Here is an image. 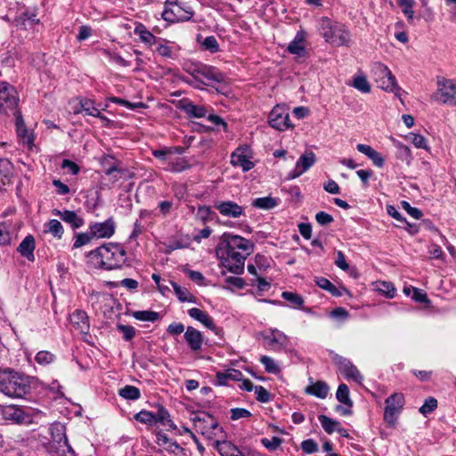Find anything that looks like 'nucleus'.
I'll list each match as a JSON object with an SVG mask.
<instances>
[{
    "label": "nucleus",
    "instance_id": "nucleus-31",
    "mask_svg": "<svg viewBox=\"0 0 456 456\" xmlns=\"http://www.w3.org/2000/svg\"><path fill=\"white\" fill-rule=\"evenodd\" d=\"M16 129L18 135L22 138L23 143L28 144V146L33 143V136L28 134V129L25 126L24 121L20 115L16 117Z\"/></svg>",
    "mask_w": 456,
    "mask_h": 456
},
{
    "label": "nucleus",
    "instance_id": "nucleus-15",
    "mask_svg": "<svg viewBox=\"0 0 456 456\" xmlns=\"http://www.w3.org/2000/svg\"><path fill=\"white\" fill-rule=\"evenodd\" d=\"M316 161L315 154L313 151H305L296 163L293 171L288 175V179H295L307 171Z\"/></svg>",
    "mask_w": 456,
    "mask_h": 456
},
{
    "label": "nucleus",
    "instance_id": "nucleus-59",
    "mask_svg": "<svg viewBox=\"0 0 456 456\" xmlns=\"http://www.w3.org/2000/svg\"><path fill=\"white\" fill-rule=\"evenodd\" d=\"M409 137L411 138V142L414 144L415 147L419 149L428 148L427 140L423 135L418 134H411Z\"/></svg>",
    "mask_w": 456,
    "mask_h": 456
},
{
    "label": "nucleus",
    "instance_id": "nucleus-13",
    "mask_svg": "<svg viewBox=\"0 0 456 456\" xmlns=\"http://www.w3.org/2000/svg\"><path fill=\"white\" fill-rule=\"evenodd\" d=\"M269 124L272 127L280 131L291 127L289 112L284 107L277 105L269 114Z\"/></svg>",
    "mask_w": 456,
    "mask_h": 456
},
{
    "label": "nucleus",
    "instance_id": "nucleus-60",
    "mask_svg": "<svg viewBox=\"0 0 456 456\" xmlns=\"http://www.w3.org/2000/svg\"><path fill=\"white\" fill-rule=\"evenodd\" d=\"M401 204L403 208L413 218L419 219L422 216V212L419 208L411 207L409 202L402 201Z\"/></svg>",
    "mask_w": 456,
    "mask_h": 456
},
{
    "label": "nucleus",
    "instance_id": "nucleus-53",
    "mask_svg": "<svg viewBox=\"0 0 456 456\" xmlns=\"http://www.w3.org/2000/svg\"><path fill=\"white\" fill-rule=\"evenodd\" d=\"M202 45L204 46V48L206 50H208L210 51L211 53H216L218 52L219 50V45L217 43V40L215 37L213 36H210V37H207L203 43H202Z\"/></svg>",
    "mask_w": 456,
    "mask_h": 456
},
{
    "label": "nucleus",
    "instance_id": "nucleus-47",
    "mask_svg": "<svg viewBox=\"0 0 456 456\" xmlns=\"http://www.w3.org/2000/svg\"><path fill=\"white\" fill-rule=\"evenodd\" d=\"M352 86L362 93L370 92V86L367 78L363 76H357L354 78Z\"/></svg>",
    "mask_w": 456,
    "mask_h": 456
},
{
    "label": "nucleus",
    "instance_id": "nucleus-19",
    "mask_svg": "<svg viewBox=\"0 0 456 456\" xmlns=\"http://www.w3.org/2000/svg\"><path fill=\"white\" fill-rule=\"evenodd\" d=\"M4 419L16 424H24L30 421V416L26 414L22 409L15 405L5 406L2 411Z\"/></svg>",
    "mask_w": 456,
    "mask_h": 456
},
{
    "label": "nucleus",
    "instance_id": "nucleus-64",
    "mask_svg": "<svg viewBox=\"0 0 456 456\" xmlns=\"http://www.w3.org/2000/svg\"><path fill=\"white\" fill-rule=\"evenodd\" d=\"M335 265L343 271H346L349 268V265L346 260V256L344 253L340 250L337 251V258L335 260Z\"/></svg>",
    "mask_w": 456,
    "mask_h": 456
},
{
    "label": "nucleus",
    "instance_id": "nucleus-16",
    "mask_svg": "<svg viewBox=\"0 0 456 456\" xmlns=\"http://www.w3.org/2000/svg\"><path fill=\"white\" fill-rule=\"evenodd\" d=\"M248 148L246 145L238 147L231 155V164L240 167L244 172L254 167V164L248 156Z\"/></svg>",
    "mask_w": 456,
    "mask_h": 456
},
{
    "label": "nucleus",
    "instance_id": "nucleus-63",
    "mask_svg": "<svg viewBox=\"0 0 456 456\" xmlns=\"http://www.w3.org/2000/svg\"><path fill=\"white\" fill-rule=\"evenodd\" d=\"M231 413V418L233 420L251 416V413L248 410L243 408L232 409Z\"/></svg>",
    "mask_w": 456,
    "mask_h": 456
},
{
    "label": "nucleus",
    "instance_id": "nucleus-4",
    "mask_svg": "<svg viewBox=\"0 0 456 456\" xmlns=\"http://www.w3.org/2000/svg\"><path fill=\"white\" fill-rule=\"evenodd\" d=\"M92 254L100 258V265L107 270L119 268L126 262V251L117 244L103 245Z\"/></svg>",
    "mask_w": 456,
    "mask_h": 456
},
{
    "label": "nucleus",
    "instance_id": "nucleus-12",
    "mask_svg": "<svg viewBox=\"0 0 456 456\" xmlns=\"http://www.w3.org/2000/svg\"><path fill=\"white\" fill-rule=\"evenodd\" d=\"M134 418L136 421L142 424L153 425L155 423H160L166 425V420L170 418V415L163 406H159L156 413L142 410L136 413Z\"/></svg>",
    "mask_w": 456,
    "mask_h": 456
},
{
    "label": "nucleus",
    "instance_id": "nucleus-14",
    "mask_svg": "<svg viewBox=\"0 0 456 456\" xmlns=\"http://www.w3.org/2000/svg\"><path fill=\"white\" fill-rule=\"evenodd\" d=\"M191 8H185L181 4H175L171 9H165L162 17L169 22H179L189 20L192 17Z\"/></svg>",
    "mask_w": 456,
    "mask_h": 456
},
{
    "label": "nucleus",
    "instance_id": "nucleus-32",
    "mask_svg": "<svg viewBox=\"0 0 456 456\" xmlns=\"http://www.w3.org/2000/svg\"><path fill=\"white\" fill-rule=\"evenodd\" d=\"M134 34L139 36L141 41L144 44L151 45L156 42V37L141 23L134 28Z\"/></svg>",
    "mask_w": 456,
    "mask_h": 456
},
{
    "label": "nucleus",
    "instance_id": "nucleus-41",
    "mask_svg": "<svg viewBox=\"0 0 456 456\" xmlns=\"http://www.w3.org/2000/svg\"><path fill=\"white\" fill-rule=\"evenodd\" d=\"M133 316L139 321L142 322H155L159 320V314L154 311H136L133 313Z\"/></svg>",
    "mask_w": 456,
    "mask_h": 456
},
{
    "label": "nucleus",
    "instance_id": "nucleus-40",
    "mask_svg": "<svg viewBox=\"0 0 456 456\" xmlns=\"http://www.w3.org/2000/svg\"><path fill=\"white\" fill-rule=\"evenodd\" d=\"M13 92V88L9 84L5 82L0 84V93L6 94L4 100L12 107L16 106L18 102L17 98L12 94Z\"/></svg>",
    "mask_w": 456,
    "mask_h": 456
},
{
    "label": "nucleus",
    "instance_id": "nucleus-54",
    "mask_svg": "<svg viewBox=\"0 0 456 456\" xmlns=\"http://www.w3.org/2000/svg\"><path fill=\"white\" fill-rule=\"evenodd\" d=\"M94 236L93 235V233H78L77 234L76 236V240H75V242L73 244V247L74 248H80L87 243L90 242V240L94 238Z\"/></svg>",
    "mask_w": 456,
    "mask_h": 456
},
{
    "label": "nucleus",
    "instance_id": "nucleus-44",
    "mask_svg": "<svg viewBox=\"0 0 456 456\" xmlns=\"http://www.w3.org/2000/svg\"><path fill=\"white\" fill-rule=\"evenodd\" d=\"M260 362L265 366V371L268 373L278 374L281 371V369L275 361L269 356H261Z\"/></svg>",
    "mask_w": 456,
    "mask_h": 456
},
{
    "label": "nucleus",
    "instance_id": "nucleus-27",
    "mask_svg": "<svg viewBox=\"0 0 456 456\" xmlns=\"http://www.w3.org/2000/svg\"><path fill=\"white\" fill-rule=\"evenodd\" d=\"M356 148L361 153L371 159L376 167H382L384 166V159L381 154L370 145L359 143Z\"/></svg>",
    "mask_w": 456,
    "mask_h": 456
},
{
    "label": "nucleus",
    "instance_id": "nucleus-1",
    "mask_svg": "<svg viewBox=\"0 0 456 456\" xmlns=\"http://www.w3.org/2000/svg\"><path fill=\"white\" fill-rule=\"evenodd\" d=\"M253 243L239 235L224 233L216 247V256L221 259L222 266L234 274L244 272V264L248 256L253 252Z\"/></svg>",
    "mask_w": 456,
    "mask_h": 456
},
{
    "label": "nucleus",
    "instance_id": "nucleus-42",
    "mask_svg": "<svg viewBox=\"0 0 456 456\" xmlns=\"http://www.w3.org/2000/svg\"><path fill=\"white\" fill-rule=\"evenodd\" d=\"M281 297L284 300L288 301L293 307H300L304 304L303 297L300 295L294 292L284 291L281 294Z\"/></svg>",
    "mask_w": 456,
    "mask_h": 456
},
{
    "label": "nucleus",
    "instance_id": "nucleus-20",
    "mask_svg": "<svg viewBox=\"0 0 456 456\" xmlns=\"http://www.w3.org/2000/svg\"><path fill=\"white\" fill-rule=\"evenodd\" d=\"M90 231L96 238H110L115 232V222L109 218L103 223H94L90 225Z\"/></svg>",
    "mask_w": 456,
    "mask_h": 456
},
{
    "label": "nucleus",
    "instance_id": "nucleus-46",
    "mask_svg": "<svg viewBox=\"0 0 456 456\" xmlns=\"http://www.w3.org/2000/svg\"><path fill=\"white\" fill-rule=\"evenodd\" d=\"M35 361L42 366H46L55 361V355L49 351H40L36 354Z\"/></svg>",
    "mask_w": 456,
    "mask_h": 456
},
{
    "label": "nucleus",
    "instance_id": "nucleus-37",
    "mask_svg": "<svg viewBox=\"0 0 456 456\" xmlns=\"http://www.w3.org/2000/svg\"><path fill=\"white\" fill-rule=\"evenodd\" d=\"M118 395L127 400H137L141 396V392L136 387L126 385L118 390Z\"/></svg>",
    "mask_w": 456,
    "mask_h": 456
},
{
    "label": "nucleus",
    "instance_id": "nucleus-35",
    "mask_svg": "<svg viewBox=\"0 0 456 456\" xmlns=\"http://www.w3.org/2000/svg\"><path fill=\"white\" fill-rule=\"evenodd\" d=\"M278 205V200L271 196L257 198L253 200L252 206L261 209H272Z\"/></svg>",
    "mask_w": 456,
    "mask_h": 456
},
{
    "label": "nucleus",
    "instance_id": "nucleus-36",
    "mask_svg": "<svg viewBox=\"0 0 456 456\" xmlns=\"http://www.w3.org/2000/svg\"><path fill=\"white\" fill-rule=\"evenodd\" d=\"M45 232L51 233L53 236L59 240L61 239L64 230L60 221L56 219H52L47 224H45Z\"/></svg>",
    "mask_w": 456,
    "mask_h": 456
},
{
    "label": "nucleus",
    "instance_id": "nucleus-58",
    "mask_svg": "<svg viewBox=\"0 0 456 456\" xmlns=\"http://www.w3.org/2000/svg\"><path fill=\"white\" fill-rule=\"evenodd\" d=\"M254 391L257 401L261 403H267L270 401V393L264 387L256 386Z\"/></svg>",
    "mask_w": 456,
    "mask_h": 456
},
{
    "label": "nucleus",
    "instance_id": "nucleus-38",
    "mask_svg": "<svg viewBox=\"0 0 456 456\" xmlns=\"http://www.w3.org/2000/svg\"><path fill=\"white\" fill-rule=\"evenodd\" d=\"M336 398L341 403H344L349 407L353 405V402L349 397V388L346 384H340L336 393Z\"/></svg>",
    "mask_w": 456,
    "mask_h": 456
},
{
    "label": "nucleus",
    "instance_id": "nucleus-17",
    "mask_svg": "<svg viewBox=\"0 0 456 456\" xmlns=\"http://www.w3.org/2000/svg\"><path fill=\"white\" fill-rule=\"evenodd\" d=\"M214 208L219 211V213L230 218H238L244 215V208L238 205L234 201H216Z\"/></svg>",
    "mask_w": 456,
    "mask_h": 456
},
{
    "label": "nucleus",
    "instance_id": "nucleus-6",
    "mask_svg": "<svg viewBox=\"0 0 456 456\" xmlns=\"http://www.w3.org/2000/svg\"><path fill=\"white\" fill-rule=\"evenodd\" d=\"M371 72L378 86L381 89L395 94L400 90L395 76L386 65L381 62H375Z\"/></svg>",
    "mask_w": 456,
    "mask_h": 456
},
{
    "label": "nucleus",
    "instance_id": "nucleus-24",
    "mask_svg": "<svg viewBox=\"0 0 456 456\" xmlns=\"http://www.w3.org/2000/svg\"><path fill=\"white\" fill-rule=\"evenodd\" d=\"M184 338L187 342L189 347L192 351H199L201 349L202 342H203V337L198 330L195 328L189 326L187 327L185 332H184Z\"/></svg>",
    "mask_w": 456,
    "mask_h": 456
},
{
    "label": "nucleus",
    "instance_id": "nucleus-29",
    "mask_svg": "<svg viewBox=\"0 0 456 456\" xmlns=\"http://www.w3.org/2000/svg\"><path fill=\"white\" fill-rule=\"evenodd\" d=\"M242 373L235 369H230L226 372L216 373V383L219 386H224L228 384L229 380L240 381Z\"/></svg>",
    "mask_w": 456,
    "mask_h": 456
},
{
    "label": "nucleus",
    "instance_id": "nucleus-56",
    "mask_svg": "<svg viewBox=\"0 0 456 456\" xmlns=\"http://www.w3.org/2000/svg\"><path fill=\"white\" fill-rule=\"evenodd\" d=\"M11 239L9 226L4 223L0 224V245L8 244Z\"/></svg>",
    "mask_w": 456,
    "mask_h": 456
},
{
    "label": "nucleus",
    "instance_id": "nucleus-21",
    "mask_svg": "<svg viewBox=\"0 0 456 456\" xmlns=\"http://www.w3.org/2000/svg\"><path fill=\"white\" fill-rule=\"evenodd\" d=\"M69 322L72 327L80 333L85 335L88 334L90 325L88 316L86 312L82 310H76L69 315Z\"/></svg>",
    "mask_w": 456,
    "mask_h": 456
},
{
    "label": "nucleus",
    "instance_id": "nucleus-49",
    "mask_svg": "<svg viewBox=\"0 0 456 456\" xmlns=\"http://www.w3.org/2000/svg\"><path fill=\"white\" fill-rule=\"evenodd\" d=\"M84 112L88 116H99V110L94 107V102L87 98L81 99Z\"/></svg>",
    "mask_w": 456,
    "mask_h": 456
},
{
    "label": "nucleus",
    "instance_id": "nucleus-55",
    "mask_svg": "<svg viewBox=\"0 0 456 456\" xmlns=\"http://www.w3.org/2000/svg\"><path fill=\"white\" fill-rule=\"evenodd\" d=\"M301 449L304 452L311 454L318 451V445L313 439H306L301 443Z\"/></svg>",
    "mask_w": 456,
    "mask_h": 456
},
{
    "label": "nucleus",
    "instance_id": "nucleus-52",
    "mask_svg": "<svg viewBox=\"0 0 456 456\" xmlns=\"http://www.w3.org/2000/svg\"><path fill=\"white\" fill-rule=\"evenodd\" d=\"M117 329L122 333L126 341L131 340L135 336V329L133 326L118 324Z\"/></svg>",
    "mask_w": 456,
    "mask_h": 456
},
{
    "label": "nucleus",
    "instance_id": "nucleus-11",
    "mask_svg": "<svg viewBox=\"0 0 456 456\" xmlns=\"http://www.w3.org/2000/svg\"><path fill=\"white\" fill-rule=\"evenodd\" d=\"M385 404L384 419L387 424L393 425L403 408L404 396L402 393H395L386 399Z\"/></svg>",
    "mask_w": 456,
    "mask_h": 456
},
{
    "label": "nucleus",
    "instance_id": "nucleus-61",
    "mask_svg": "<svg viewBox=\"0 0 456 456\" xmlns=\"http://www.w3.org/2000/svg\"><path fill=\"white\" fill-rule=\"evenodd\" d=\"M316 222L321 225H327L333 222V216L324 211H320L315 215Z\"/></svg>",
    "mask_w": 456,
    "mask_h": 456
},
{
    "label": "nucleus",
    "instance_id": "nucleus-26",
    "mask_svg": "<svg viewBox=\"0 0 456 456\" xmlns=\"http://www.w3.org/2000/svg\"><path fill=\"white\" fill-rule=\"evenodd\" d=\"M35 248H36L35 238L32 235H28L20 242L17 250L22 256L26 257L28 261H34L35 260V256H34Z\"/></svg>",
    "mask_w": 456,
    "mask_h": 456
},
{
    "label": "nucleus",
    "instance_id": "nucleus-34",
    "mask_svg": "<svg viewBox=\"0 0 456 456\" xmlns=\"http://www.w3.org/2000/svg\"><path fill=\"white\" fill-rule=\"evenodd\" d=\"M171 285L174 288L175 293L181 302H196V297L190 293V291L179 286L176 282L171 281Z\"/></svg>",
    "mask_w": 456,
    "mask_h": 456
},
{
    "label": "nucleus",
    "instance_id": "nucleus-43",
    "mask_svg": "<svg viewBox=\"0 0 456 456\" xmlns=\"http://www.w3.org/2000/svg\"><path fill=\"white\" fill-rule=\"evenodd\" d=\"M12 175V165L7 159H0V176L2 177L3 183H5V180Z\"/></svg>",
    "mask_w": 456,
    "mask_h": 456
},
{
    "label": "nucleus",
    "instance_id": "nucleus-7",
    "mask_svg": "<svg viewBox=\"0 0 456 456\" xmlns=\"http://www.w3.org/2000/svg\"><path fill=\"white\" fill-rule=\"evenodd\" d=\"M191 420L194 423L195 428L208 439H213L217 429L222 431L217 420L208 412H195L191 417Z\"/></svg>",
    "mask_w": 456,
    "mask_h": 456
},
{
    "label": "nucleus",
    "instance_id": "nucleus-62",
    "mask_svg": "<svg viewBox=\"0 0 456 456\" xmlns=\"http://www.w3.org/2000/svg\"><path fill=\"white\" fill-rule=\"evenodd\" d=\"M411 298L419 303H428L429 300L426 293L417 288H412Z\"/></svg>",
    "mask_w": 456,
    "mask_h": 456
},
{
    "label": "nucleus",
    "instance_id": "nucleus-25",
    "mask_svg": "<svg viewBox=\"0 0 456 456\" xmlns=\"http://www.w3.org/2000/svg\"><path fill=\"white\" fill-rule=\"evenodd\" d=\"M53 214L54 216H60V218L63 222L70 224L73 229H77L84 224L83 218L78 216L74 211H70V210L61 211L58 209H53Z\"/></svg>",
    "mask_w": 456,
    "mask_h": 456
},
{
    "label": "nucleus",
    "instance_id": "nucleus-48",
    "mask_svg": "<svg viewBox=\"0 0 456 456\" xmlns=\"http://www.w3.org/2000/svg\"><path fill=\"white\" fill-rule=\"evenodd\" d=\"M188 167H190V165L188 164L187 160L179 158L175 161L168 162L167 170H169L171 172H181Z\"/></svg>",
    "mask_w": 456,
    "mask_h": 456
},
{
    "label": "nucleus",
    "instance_id": "nucleus-5",
    "mask_svg": "<svg viewBox=\"0 0 456 456\" xmlns=\"http://www.w3.org/2000/svg\"><path fill=\"white\" fill-rule=\"evenodd\" d=\"M50 430L51 440L48 445L49 452L54 453L56 456L65 454L66 452L74 454L72 447L68 443L65 427L61 423H55L52 425Z\"/></svg>",
    "mask_w": 456,
    "mask_h": 456
},
{
    "label": "nucleus",
    "instance_id": "nucleus-28",
    "mask_svg": "<svg viewBox=\"0 0 456 456\" xmlns=\"http://www.w3.org/2000/svg\"><path fill=\"white\" fill-rule=\"evenodd\" d=\"M329 391L330 387L328 384L322 380H318L317 382L313 383L305 388V394L312 395L322 399L326 398Z\"/></svg>",
    "mask_w": 456,
    "mask_h": 456
},
{
    "label": "nucleus",
    "instance_id": "nucleus-8",
    "mask_svg": "<svg viewBox=\"0 0 456 456\" xmlns=\"http://www.w3.org/2000/svg\"><path fill=\"white\" fill-rule=\"evenodd\" d=\"M187 71L191 75L195 81H198L203 85H207L204 81L211 80L217 83H223L225 81V75L218 71L215 67L208 66L202 63H197L191 65Z\"/></svg>",
    "mask_w": 456,
    "mask_h": 456
},
{
    "label": "nucleus",
    "instance_id": "nucleus-3",
    "mask_svg": "<svg viewBox=\"0 0 456 456\" xmlns=\"http://www.w3.org/2000/svg\"><path fill=\"white\" fill-rule=\"evenodd\" d=\"M318 26L325 41L331 45L339 47L350 45L351 33L346 25L322 17L319 20Z\"/></svg>",
    "mask_w": 456,
    "mask_h": 456
},
{
    "label": "nucleus",
    "instance_id": "nucleus-33",
    "mask_svg": "<svg viewBox=\"0 0 456 456\" xmlns=\"http://www.w3.org/2000/svg\"><path fill=\"white\" fill-rule=\"evenodd\" d=\"M304 37L302 34L297 33L294 40L289 43L287 50L289 53L297 55H303L305 53Z\"/></svg>",
    "mask_w": 456,
    "mask_h": 456
},
{
    "label": "nucleus",
    "instance_id": "nucleus-57",
    "mask_svg": "<svg viewBox=\"0 0 456 456\" xmlns=\"http://www.w3.org/2000/svg\"><path fill=\"white\" fill-rule=\"evenodd\" d=\"M378 289L388 297H394L395 289L390 282L382 281L379 284Z\"/></svg>",
    "mask_w": 456,
    "mask_h": 456
},
{
    "label": "nucleus",
    "instance_id": "nucleus-9",
    "mask_svg": "<svg viewBox=\"0 0 456 456\" xmlns=\"http://www.w3.org/2000/svg\"><path fill=\"white\" fill-rule=\"evenodd\" d=\"M432 99L443 104L456 106V80L439 78L437 90Z\"/></svg>",
    "mask_w": 456,
    "mask_h": 456
},
{
    "label": "nucleus",
    "instance_id": "nucleus-2",
    "mask_svg": "<svg viewBox=\"0 0 456 456\" xmlns=\"http://www.w3.org/2000/svg\"><path fill=\"white\" fill-rule=\"evenodd\" d=\"M30 391V378L6 368L0 371V392L9 397L21 398Z\"/></svg>",
    "mask_w": 456,
    "mask_h": 456
},
{
    "label": "nucleus",
    "instance_id": "nucleus-51",
    "mask_svg": "<svg viewBox=\"0 0 456 456\" xmlns=\"http://www.w3.org/2000/svg\"><path fill=\"white\" fill-rule=\"evenodd\" d=\"M437 407V401L434 397H429L424 403V404L419 408V412L423 415H428L433 411H435Z\"/></svg>",
    "mask_w": 456,
    "mask_h": 456
},
{
    "label": "nucleus",
    "instance_id": "nucleus-30",
    "mask_svg": "<svg viewBox=\"0 0 456 456\" xmlns=\"http://www.w3.org/2000/svg\"><path fill=\"white\" fill-rule=\"evenodd\" d=\"M315 283L318 287L329 291L332 296L340 297L343 295L342 291L347 292L345 288L338 289L328 279L324 277H316Z\"/></svg>",
    "mask_w": 456,
    "mask_h": 456
},
{
    "label": "nucleus",
    "instance_id": "nucleus-10",
    "mask_svg": "<svg viewBox=\"0 0 456 456\" xmlns=\"http://www.w3.org/2000/svg\"><path fill=\"white\" fill-rule=\"evenodd\" d=\"M329 355L334 363V365L338 368V371L347 379H353L354 382L361 384L363 380L362 375L360 373L359 370L354 366L352 362L342 356L334 351H330Z\"/></svg>",
    "mask_w": 456,
    "mask_h": 456
},
{
    "label": "nucleus",
    "instance_id": "nucleus-22",
    "mask_svg": "<svg viewBox=\"0 0 456 456\" xmlns=\"http://www.w3.org/2000/svg\"><path fill=\"white\" fill-rule=\"evenodd\" d=\"M178 108L184 111L191 118H204L208 110L205 106L196 105L188 99H183L179 102Z\"/></svg>",
    "mask_w": 456,
    "mask_h": 456
},
{
    "label": "nucleus",
    "instance_id": "nucleus-23",
    "mask_svg": "<svg viewBox=\"0 0 456 456\" xmlns=\"http://www.w3.org/2000/svg\"><path fill=\"white\" fill-rule=\"evenodd\" d=\"M188 314L191 318L201 322L205 327L214 331L216 335H219V333L222 331L221 329L215 325L213 319L206 312L193 307L188 310Z\"/></svg>",
    "mask_w": 456,
    "mask_h": 456
},
{
    "label": "nucleus",
    "instance_id": "nucleus-45",
    "mask_svg": "<svg viewBox=\"0 0 456 456\" xmlns=\"http://www.w3.org/2000/svg\"><path fill=\"white\" fill-rule=\"evenodd\" d=\"M397 4L402 8V12L407 16L409 21L413 20L414 12L412 7L415 0H396Z\"/></svg>",
    "mask_w": 456,
    "mask_h": 456
},
{
    "label": "nucleus",
    "instance_id": "nucleus-18",
    "mask_svg": "<svg viewBox=\"0 0 456 456\" xmlns=\"http://www.w3.org/2000/svg\"><path fill=\"white\" fill-rule=\"evenodd\" d=\"M263 338L268 341L269 346L273 350L284 348L289 344V338L276 329H270Z\"/></svg>",
    "mask_w": 456,
    "mask_h": 456
},
{
    "label": "nucleus",
    "instance_id": "nucleus-39",
    "mask_svg": "<svg viewBox=\"0 0 456 456\" xmlns=\"http://www.w3.org/2000/svg\"><path fill=\"white\" fill-rule=\"evenodd\" d=\"M318 419L321 422L322 428L328 434L333 433L340 426L338 421H336L326 415H319Z\"/></svg>",
    "mask_w": 456,
    "mask_h": 456
},
{
    "label": "nucleus",
    "instance_id": "nucleus-50",
    "mask_svg": "<svg viewBox=\"0 0 456 456\" xmlns=\"http://www.w3.org/2000/svg\"><path fill=\"white\" fill-rule=\"evenodd\" d=\"M283 440L278 436H273L271 439L262 438L261 444L269 451L273 452L282 444Z\"/></svg>",
    "mask_w": 456,
    "mask_h": 456
}]
</instances>
